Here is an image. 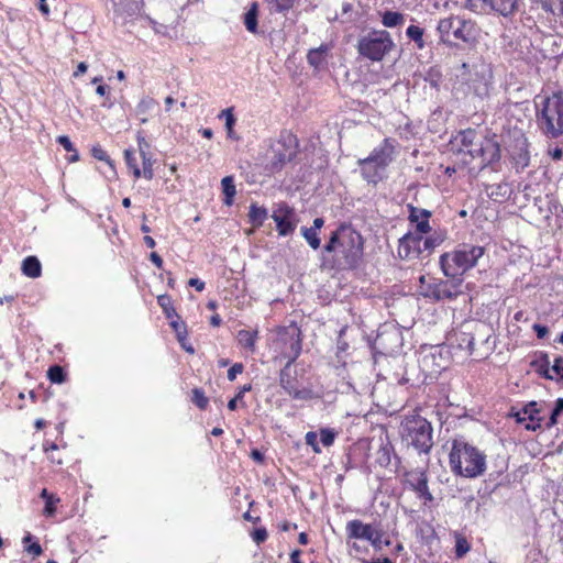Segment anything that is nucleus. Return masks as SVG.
I'll return each mask as SVG.
<instances>
[{"mask_svg": "<svg viewBox=\"0 0 563 563\" xmlns=\"http://www.w3.org/2000/svg\"><path fill=\"white\" fill-rule=\"evenodd\" d=\"M449 457L452 471L460 476L475 478L486 470V455L463 438L453 440Z\"/></svg>", "mask_w": 563, "mask_h": 563, "instance_id": "obj_1", "label": "nucleus"}, {"mask_svg": "<svg viewBox=\"0 0 563 563\" xmlns=\"http://www.w3.org/2000/svg\"><path fill=\"white\" fill-rule=\"evenodd\" d=\"M537 124L548 139L563 136V92H554L536 101Z\"/></svg>", "mask_w": 563, "mask_h": 563, "instance_id": "obj_2", "label": "nucleus"}, {"mask_svg": "<svg viewBox=\"0 0 563 563\" xmlns=\"http://www.w3.org/2000/svg\"><path fill=\"white\" fill-rule=\"evenodd\" d=\"M484 253L483 246L462 244L454 251L440 256L441 269L446 277H462L477 264Z\"/></svg>", "mask_w": 563, "mask_h": 563, "instance_id": "obj_3", "label": "nucleus"}, {"mask_svg": "<svg viewBox=\"0 0 563 563\" xmlns=\"http://www.w3.org/2000/svg\"><path fill=\"white\" fill-rule=\"evenodd\" d=\"M433 429L431 423L421 416L407 418L402 423V437L420 454H428L433 446Z\"/></svg>", "mask_w": 563, "mask_h": 563, "instance_id": "obj_4", "label": "nucleus"}, {"mask_svg": "<svg viewBox=\"0 0 563 563\" xmlns=\"http://www.w3.org/2000/svg\"><path fill=\"white\" fill-rule=\"evenodd\" d=\"M437 31L440 35V42L448 46L453 45L450 40L451 34L455 40H460L464 43L473 42L476 36L475 23L460 16L441 19L438 23Z\"/></svg>", "mask_w": 563, "mask_h": 563, "instance_id": "obj_5", "label": "nucleus"}, {"mask_svg": "<svg viewBox=\"0 0 563 563\" xmlns=\"http://www.w3.org/2000/svg\"><path fill=\"white\" fill-rule=\"evenodd\" d=\"M297 150V137L289 132L282 133L279 139L271 146V155L268 156V164L266 166L268 172L273 174L282 170L287 163L296 157Z\"/></svg>", "mask_w": 563, "mask_h": 563, "instance_id": "obj_6", "label": "nucleus"}, {"mask_svg": "<svg viewBox=\"0 0 563 563\" xmlns=\"http://www.w3.org/2000/svg\"><path fill=\"white\" fill-rule=\"evenodd\" d=\"M390 34L385 30H374L358 40V53L374 62L382 60L394 47Z\"/></svg>", "mask_w": 563, "mask_h": 563, "instance_id": "obj_7", "label": "nucleus"}, {"mask_svg": "<svg viewBox=\"0 0 563 563\" xmlns=\"http://www.w3.org/2000/svg\"><path fill=\"white\" fill-rule=\"evenodd\" d=\"M461 70V77L468 82L470 88L477 97L488 96L492 71L486 64L481 63L471 66L463 63Z\"/></svg>", "mask_w": 563, "mask_h": 563, "instance_id": "obj_8", "label": "nucleus"}, {"mask_svg": "<svg viewBox=\"0 0 563 563\" xmlns=\"http://www.w3.org/2000/svg\"><path fill=\"white\" fill-rule=\"evenodd\" d=\"M276 345L282 356L294 363L301 353V331L296 325L284 328L278 332Z\"/></svg>", "mask_w": 563, "mask_h": 563, "instance_id": "obj_9", "label": "nucleus"}, {"mask_svg": "<svg viewBox=\"0 0 563 563\" xmlns=\"http://www.w3.org/2000/svg\"><path fill=\"white\" fill-rule=\"evenodd\" d=\"M347 539L366 540L374 550L380 551V538L384 536L382 529H376L369 523L353 519L345 527Z\"/></svg>", "mask_w": 563, "mask_h": 563, "instance_id": "obj_10", "label": "nucleus"}, {"mask_svg": "<svg viewBox=\"0 0 563 563\" xmlns=\"http://www.w3.org/2000/svg\"><path fill=\"white\" fill-rule=\"evenodd\" d=\"M297 371L292 368V363L287 361L286 365L279 372L280 387L296 400H308L311 398L309 388L300 387Z\"/></svg>", "mask_w": 563, "mask_h": 563, "instance_id": "obj_11", "label": "nucleus"}, {"mask_svg": "<svg viewBox=\"0 0 563 563\" xmlns=\"http://www.w3.org/2000/svg\"><path fill=\"white\" fill-rule=\"evenodd\" d=\"M472 336L474 338V346H476V356L485 358L495 346V341L492 340L493 328L482 321L471 322Z\"/></svg>", "mask_w": 563, "mask_h": 563, "instance_id": "obj_12", "label": "nucleus"}, {"mask_svg": "<svg viewBox=\"0 0 563 563\" xmlns=\"http://www.w3.org/2000/svg\"><path fill=\"white\" fill-rule=\"evenodd\" d=\"M272 219L276 223L278 234L282 236L290 235L299 221L295 209L286 202L276 205L273 210Z\"/></svg>", "mask_w": 563, "mask_h": 563, "instance_id": "obj_13", "label": "nucleus"}, {"mask_svg": "<svg viewBox=\"0 0 563 563\" xmlns=\"http://www.w3.org/2000/svg\"><path fill=\"white\" fill-rule=\"evenodd\" d=\"M542 406L537 401H530L521 410L515 411L512 408L509 416L516 419V422L523 423L529 421L525 428L528 431H538L542 429L544 418L540 416Z\"/></svg>", "mask_w": 563, "mask_h": 563, "instance_id": "obj_14", "label": "nucleus"}, {"mask_svg": "<svg viewBox=\"0 0 563 563\" xmlns=\"http://www.w3.org/2000/svg\"><path fill=\"white\" fill-rule=\"evenodd\" d=\"M423 233L408 232L399 239L398 255L401 260L419 258L426 252L423 250Z\"/></svg>", "mask_w": 563, "mask_h": 563, "instance_id": "obj_15", "label": "nucleus"}, {"mask_svg": "<svg viewBox=\"0 0 563 563\" xmlns=\"http://www.w3.org/2000/svg\"><path fill=\"white\" fill-rule=\"evenodd\" d=\"M511 163L517 173L525 170L530 164L529 142L525 135L515 139L509 150Z\"/></svg>", "mask_w": 563, "mask_h": 563, "instance_id": "obj_16", "label": "nucleus"}, {"mask_svg": "<svg viewBox=\"0 0 563 563\" xmlns=\"http://www.w3.org/2000/svg\"><path fill=\"white\" fill-rule=\"evenodd\" d=\"M396 145V140L386 137L367 157L377 163L380 168L386 169L395 158Z\"/></svg>", "mask_w": 563, "mask_h": 563, "instance_id": "obj_17", "label": "nucleus"}, {"mask_svg": "<svg viewBox=\"0 0 563 563\" xmlns=\"http://www.w3.org/2000/svg\"><path fill=\"white\" fill-rule=\"evenodd\" d=\"M405 477L406 484L409 485L410 488L420 497L429 501L433 499V496L428 487V476L424 471L418 468L411 470L406 473Z\"/></svg>", "mask_w": 563, "mask_h": 563, "instance_id": "obj_18", "label": "nucleus"}, {"mask_svg": "<svg viewBox=\"0 0 563 563\" xmlns=\"http://www.w3.org/2000/svg\"><path fill=\"white\" fill-rule=\"evenodd\" d=\"M538 365L537 372L548 379H563V357H555L550 366L549 355L542 353L540 358L532 363Z\"/></svg>", "mask_w": 563, "mask_h": 563, "instance_id": "obj_19", "label": "nucleus"}, {"mask_svg": "<svg viewBox=\"0 0 563 563\" xmlns=\"http://www.w3.org/2000/svg\"><path fill=\"white\" fill-rule=\"evenodd\" d=\"M481 10L485 13L495 12L505 18L512 15L517 10V0H479Z\"/></svg>", "mask_w": 563, "mask_h": 563, "instance_id": "obj_20", "label": "nucleus"}, {"mask_svg": "<svg viewBox=\"0 0 563 563\" xmlns=\"http://www.w3.org/2000/svg\"><path fill=\"white\" fill-rule=\"evenodd\" d=\"M361 169V175L367 184L376 186L385 176V168H380L377 163L371 158H361L357 161Z\"/></svg>", "mask_w": 563, "mask_h": 563, "instance_id": "obj_21", "label": "nucleus"}, {"mask_svg": "<svg viewBox=\"0 0 563 563\" xmlns=\"http://www.w3.org/2000/svg\"><path fill=\"white\" fill-rule=\"evenodd\" d=\"M409 216L408 220L410 223L416 224V231L418 233H430L431 227L429 223V218L431 217V211L418 207H413L412 205H408Z\"/></svg>", "mask_w": 563, "mask_h": 563, "instance_id": "obj_22", "label": "nucleus"}, {"mask_svg": "<svg viewBox=\"0 0 563 563\" xmlns=\"http://www.w3.org/2000/svg\"><path fill=\"white\" fill-rule=\"evenodd\" d=\"M323 252L335 253L338 255L344 256L345 263L349 265H352L354 262V257L350 258V256L346 254V244L343 240L340 239L339 231L332 232L329 241L323 246Z\"/></svg>", "mask_w": 563, "mask_h": 563, "instance_id": "obj_23", "label": "nucleus"}, {"mask_svg": "<svg viewBox=\"0 0 563 563\" xmlns=\"http://www.w3.org/2000/svg\"><path fill=\"white\" fill-rule=\"evenodd\" d=\"M468 154L472 157L475 156H483L484 165L483 167H486L495 162H498L500 159V150L497 144H487L486 146H481L477 150H468Z\"/></svg>", "mask_w": 563, "mask_h": 563, "instance_id": "obj_24", "label": "nucleus"}, {"mask_svg": "<svg viewBox=\"0 0 563 563\" xmlns=\"http://www.w3.org/2000/svg\"><path fill=\"white\" fill-rule=\"evenodd\" d=\"M450 279L442 280V300H454L463 294L462 285L463 278L460 276L449 277Z\"/></svg>", "mask_w": 563, "mask_h": 563, "instance_id": "obj_25", "label": "nucleus"}, {"mask_svg": "<svg viewBox=\"0 0 563 563\" xmlns=\"http://www.w3.org/2000/svg\"><path fill=\"white\" fill-rule=\"evenodd\" d=\"M330 46L322 44L317 48H312L307 54V60L314 69H321L327 65Z\"/></svg>", "mask_w": 563, "mask_h": 563, "instance_id": "obj_26", "label": "nucleus"}, {"mask_svg": "<svg viewBox=\"0 0 563 563\" xmlns=\"http://www.w3.org/2000/svg\"><path fill=\"white\" fill-rule=\"evenodd\" d=\"M456 341L461 350H466L470 355L476 356V346H474L471 323L464 324V330L456 334Z\"/></svg>", "mask_w": 563, "mask_h": 563, "instance_id": "obj_27", "label": "nucleus"}, {"mask_svg": "<svg viewBox=\"0 0 563 563\" xmlns=\"http://www.w3.org/2000/svg\"><path fill=\"white\" fill-rule=\"evenodd\" d=\"M444 286L442 280L429 278V283L426 286H421V295L434 301H442V287Z\"/></svg>", "mask_w": 563, "mask_h": 563, "instance_id": "obj_28", "label": "nucleus"}, {"mask_svg": "<svg viewBox=\"0 0 563 563\" xmlns=\"http://www.w3.org/2000/svg\"><path fill=\"white\" fill-rule=\"evenodd\" d=\"M445 240L446 232L443 230H434L429 236L423 238V250L427 252V255H430Z\"/></svg>", "mask_w": 563, "mask_h": 563, "instance_id": "obj_29", "label": "nucleus"}, {"mask_svg": "<svg viewBox=\"0 0 563 563\" xmlns=\"http://www.w3.org/2000/svg\"><path fill=\"white\" fill-rule=\"evenodd\" d=\"M22 273L31 278H37L42 274V265L36 256H27L22 262Z\"/></svg>", "mask_w": 563, "mask_h": 563, "instance_id": "obj_30", "label": "nucleus"}, {"mask_svg": "<svg viewBox=\"0 0 563 563\" xmlns=\"http://www.w3.org/2000/svg\"><path fill=\"white\" fill-rule=\"evenodd\" d=\"M406 18L404 13L398 11H385L382 13V23L386 27H396L405 23Z\"/></svg>", "mask_w": 563, "mask_h": 563, "instance_id": "obj_31", "label": "nucleus"}, {"mask_svg": "<svg viewBox=\"0 0 563 563\" xmlns=\"http://www.w3.org/2000/svg\"><path fill=\"white\" fill-rule=\"evenodd\" d=\"M394 452L393 445L387 442L377 450L375 454V462L380 467H388L391 463V453Z\"/></svg>", "mask_w": 563, "mask_h": 563, "instance_id": "obj_32", "label": "nucleus"}, {"mask_svg": "<svg viewBox=\"0 0 563 563\" xmlns=\"http://www.w3.org/2000/svg\"><path fill=\"white\" fill-rule=\"evenodd\" d=\"M221 186L224 195L223 202L225 206H231L236 194L233 176H225L222 178Z\"/></svg>", "mask_w": 563, "mask_h": 563, "instance_id": "obj_33", "label": "nucleus"}, {"mask_svg": "<svg viewBox=\"0 0 563 563\" xmlns=\"http://www.w3.org/2000/svg\"><path fill=\"white\" fill-rule=\"evenodd\" d=\"M268 213L266 208L258 207L256 203H252L249 211L250 222L254 227H262L264 221L267 219Z\"/></svg>", "mask_w": 563, "mask_h": 563, "instance_id": "obj_34", "label": "nucleus"}, {"mask_svg": "<svg viewBox=\"0 0 563 563\" xmlns=\"http://www.w3.org/2000/svg\"><path fill=\"white\" fill-rule=\"evenodd\" d=\"M423 34L424 30L415 24L409 25L406 30L407 37L412 41L419 49H423L426 46Z\"/></svg>", "mask_w": 563, "mask_h": 563, "instance_id": "obj_35", "label": "nucleus"}, {"mask_svg": "<svg viewBox=\"0 0 563 563\" xmlns=\"http://www.w3.org/2000/svg\"><path fill=\"white\" fill-rule=\"evenodd\" d=\"M257 331L240 330L238 332V342L244 349L254 351Z\"/></svg>", "mask_w": 563, "mask_h": 563, "instance_id": "obj_36", "label": "nucleus"}, {"mask_svg": "<svg viewBox=\"0 0 563 563\" xmlns=\"http://www.w3.org/2000/svg\"><path fill=\"white\" fill-rule=\"evenodd\" d=\"M257 3L254 2L249 11L244 14V25L251 33H255L257 30Z\"/></svg>", "mask_w": 563, "mask_h": 563, "instance_id": "obj_37", "label": "nucleus"}, {"mask_svg": "<svg viewBox=\"0 0 563 563\" xmlns=\"http://www.w3.org/2000/svg\"><path fill=\"white\" fill-rule=\"evenodd\" d=\"M156 106V101L152 98H143L136 106V114L141 117V122L146 123V114Z\"/></svg>", "mask_w": 563, "mask_h": 563, "instance_id": "obj_38", "label": "nucleus"}, {"mask_svg": "<svg viewBox=\"0 0 563 563\" xmlns=\"http://www.w3.org/2000/svg\"><path fill=\"white\" fill-rule=\"evenodd\" d=\"M157 302L159 307L163 309V312L165 313L167 319L177 318L179 319V316L177 314L175 308L173 307V302L169 296L162 295L157 298Z\"/></svg>", "mask_w": 563, "mask_h": 563, "instance_id": "obj_39", "label": "nucleus"}, {"mask_svg": "<svg viewBox=\"0 0 563 563\" xmlns=\"http://www.w3.org/2000/svg\"><path fill=\"white\" fill-rule=\"evenodd\" d=\"M300 232L311 249L318 250L321 245V240L318 235V231L307 227H301Z\"/></svg>", "mask_w": 563, "mask_h": 563, "instance_id": "obj_40", "label": "nucleus"}, {"mask_svg": "<svg viewBox=\"0 0 563 563\" xmlns=\"http://www.w3.org/2000/svg\"><path fill=\"white\" fill-rule=\"evenodd\" d=\"M48 379L54 384H63L66 380V373L59 365H53L47 371Z\"/></svg>", "mask_w": 563, "mask_h": 563, "instance_id": "obj_41", "label": "nucleus"}, {"mask_svg": "<svg viewBox=\"0 0 563 563\" xmlns=\"http://www.w3.org/2000/svg\"><path fill=\"white\" fill-rule=\"evenodd\" d=\"M563 413V398H559L551 411L549 420L545 422V429H551L558 423L559 416Z\"/></svg>", "mask_w": 563, "mask_h": 563, "instance_id": "obj_42", "label": "nucleus"}, {"mask_svg": "<svg viewBox=\"0 0 563 563\" xmlns=\"http://www.w3.org/2000/svg\"><path fill=\"white\" fill-rule=\"evenodd\" d=\"M124 159L126 165L133 170V175L135 178H140L142 175V172L140 167L137 166L136 158L134 155V152L132 150H125L124 151Z\"/></svg>", "mask_w": 563, "mask_h": 563, "instance_id": "obj_43", "label": "nucleus"}, {"mask_svg": "<svg viewBox=\"0 0 563 563\" xmlns=\"http://www.w3.org/2000/svg\"><path fill=\"white\" fill-rule=\"evenodd\" d=\"M191 401L201 410L206 409L209 404V399L200 388L192 389Z\"/></svg>", "mask_w": 563, "mask_h": 563, "instance_id": "obj_44", "label": "nucleus"}, {"mask_svg": "<svg viewBox=\"0 0 563 563\" xmlns=\"http://www.w3.org/2000/svg\"><path fill=\"white\" fill-rule=\"evenodd\" d=\"M336 438V432L330 428L320 429V441L324 446H331Z\"/></svg>", "mask_w": 563, "mask_h": 563, "instance_id": "obj_45", "label": "nucleus"}, {"mask_svg": "<svg viewBox=\"0 0 563 563\" xmlns=\"http://www.w3.org/2000/svg\"><path fill=\"white\" fill-rule=\"evenodd\" d=\"M252 389V385L251 384H246V385H243L239 393L236 394V396L232 399L229 400L228 402V408L229 410L233 411L236 409L238 407V401H241L244 397V394L250 391Z\"/></svg>", "mask_w": 563, "mask_h": 563, "instance_id": "obj_46", "label": "nucleus"}, {"mask_svg": "<svg viewBox=\"0 0 563 563\" xmlns=\"http://www.w3.org/2000/svg\"><path fill=\"white\" fill-rule=\"evenodd\" d=\"M271 9L276 12L288 11L292 7V0H267Z\"/></svg>", "mask_w": 563, "mask_h": 563, "instance_id": "obj_47", "label": "nucleus"}, {"mask_svg": "<svg viewBox=\"0 0 563 563\" xmlns=\"http://www.w3.org/2000/svg\"><path fill=\"white\" fill-rule=\"evenodd\" d=\"M170 327L175 330L179 342H183L187 338L186 325L185 323L179 322L177 318L176 320H174V318L170 319Z\"/></svg>", "mask_w": 563, "mask_h": 563, "instance_id": "obj_48", "label": "nucleus"}, {"mask_svg": "<svg viewBox=\"0 0 563 563\" xmlns=\"http://www.w3.org/2000/svg\"><path fill=\"white\" fill-rule=\"evenodd\" d=\"M305 441H306V444L311 446L313 453L316 454H320L321 453V449L319 446V443H318V434L317 432L314 431H309L306 433L305 435Z\"/></svg>", "mask_w": 563, "mask_h": 563, "instance_id": "obj_49", "label": "nucleus"}, {"mask_svg": "<svg viewBox=\"0 0 563 563\" xmlns=\"http://www.w3.org/2000/svg\"><path fill=\"white\" fill-rule=\"evenodd\" d=\"M136 139H137V145H139V151H140L141 157L144 158V157L151 156V154H150L151 145L145 140V137L143 136L141 131L137 132Z\"/></svg>", "mask_w": 563, "mask_h": 563, "instance_id": "obj_50", "label": "nucleus"}, {"mask_svg": "<svg viewBox=\"0 0 563 563\" xmlns=\"http://www.w3.org/2000/svg\"><path fill=\"white\" fill-rule=\"evenodd\" d=\"M142 164L143 170L141 172L143 177L146 178L147 180H151L154 177L152 156L142 158Z\"/></svg>", "mask_w": 563, "mask_h": 563, "instance_id": "obj_51", "label": "nucleus"}, {"mask_svg": "<svg viewBox=\"0 0 563 563\" xmlns=\"http://www.w3.org/2000/svg\"><path fill=\"white\" fill-rule=\"evenodd\" d=\"M470 551V544L464 538H459L455 542L456 558H463Z\"/></svg>", "mask_w": 563, "mask_h": 563, "instance_id": "obj_52", "label": "nucleus"}, {"mask_svg": "<svg viewBox=\"0 0 563 563\" xmlns=\"http://www.w3.org/2000/svg\"><path fill=\"white\" fill-rule=\"evenodd\" d=\"M476 132L472 129H467L461 132V143L464 147L468 148L473 145Z\"/></svg>", "mask_w": 563, "mask_h": 563, "instance_id": "obj_53", "label": "nucleus"}, {"mask_svg": "<svg viewBox=\"0 0 563 563\" xmlns=\"http://www.w3.org/2000/svg\"><path fill=\"white\" fill-rule=\"evenodd\" d=\"M92 156L98 161L107 162L108 164L112 165L107 152L100 146L96 145L91 148Z\"/></svg>", "mask_w": 563, "mask_h": 563, "instance_id": "obj_54", "label": "nucleus"}, {"mask_svg": "<svg viewBox=\"0 0 563 563\" xmlns=\"http://www.w3.org/2000/svg\"><path fill=\"white\" fill-rule=\"evenodd\" d=\"M219 117L224 118L225 128L234 126V124L236 122V119L233 114L232 108H227V109L222 110Z\"/></svg>", "mask_w": 563, "mask_h": 563, "instance_id": "obj_55", "label": "nucleus"}, {"mask_svg": "<svg viewBox=\"0 0 563 563\" xmlns=\"http://www.w3.org/2000/svg\"><path fill=\"white\" fill-rule=\"evenodd\" d=\"M59 501V498L57 497H53V499H48L45 501V507H44V515L46 517H52L55 515L56 512V507H55V504Z\"/></svg>", "mask_w": 563, "mask_h": 563, "instance_id": "obj_56", "label": "nucleus"}, {"mask_svg": "<svg viewBox=\"0 0 563 563\" xmlns=\"http://www.w3.org/2000/svg\"><path fill=\"white\" fill-rule=\"evenodd\" d=\"M244 369V366L242 363H234L229 369H228V379L230 382L235 380L236 376L241 374Z\"/></svg>", "mask_w": 563, "mask_h": 563, "instance_id": "obj_57", "label": "nucleus"}, {"mask_svg": "<svg viewBox=\"0 0 563 563\" xmlns=\"http://www.w3.org/2000/svg\"><path fill=\"white\" fill-rule=\"evenodd\" d=\"M252 537L257 544L263 543L267 539V531L265 528H257L254 530Z\"/></svg>", "mask_w": 563, "mask_h": 563, "instance_id": "obj_58", "label": "nucleus"}, {"mask_svg": "<svg viewBox=\"0 0 563 563\" xmlns=\"http://www.w3.org/2000/svg\"><path fill=\"white\" fill-rule=\"evenodd\" d=\"M57 143L62 145L67 152H73L76 148L74 147L73 143L70 142L69 137L66 135H59L57 137Z\"/></svg>", "mask_w": 563, "mask_h": 563, "instance_id": "obj_59", "label": "nucleus"}, {"mask_svg": "<svg viewBox=\"0 0 563 563\" xmlns=\"http://www.w3.org/2000/svg\"><path fill=\"white\" fill-rule=\"evenodd\" d=\"M532 329L536 332L538 339H544L548 335V333H549L548 327L543 325L541 323H534L532 325Z\"/></svg>", "mask_w": 563, "mask_h": 563, "instance_id": "obj_60", "label": "nucleus"}, {"mask_svg": "<svg viewBox=\"0 0 563 563\" xmlns=\"http://www.w3.org/2000/svg\"><path fill=\"white\" fill-rule=\"evenodd\" d=\"M188 285L194 287L197 291H202L205 289V283L199 278H190L188 280Z\"/></svg>", "mask_w": 563, "mask_h": 563, "instance_id": "obj_61", "label": "nucleus"}, {"mask_svg": "<svg viewBox=\"0 0 563 563\" xmlns=\"http://www.w3.org/2000/svg\"><path fill=\"white\" fill-rule=\"evenodd\" d=\"M26 552L37 556L42 554L43 550L40 543L34 542L26 548Z\"/></svg>", "mask_w": 563, "mask_h": 563, "instance_id": "obj_62", "label": "nucleus"}, {"mask_svg": "<svg viewBox=\"0 0 563 563\" xmlns=\"http://www.w3.org/2000/svg\"><path fill=\"white\" fill-rule=\"evenodd\" d=\"M541 8L548 13L556 14L552 0H541Z\"/></svg>", "mask_w": 563, "mask_h": 563, "instance_id": "obj_63", "label": "nucleus"}, {"mask_svg": "<svg viewBox=\"0 0 563 563\" xmlns=\"http://www.w3.org/2000/svg\"><path fill=\"white\" fill-rule=\"evenodd\" d=\"M150 260L157 268L163 267V258L156 252L151 253Z\"/></svg>", "mask_w": 563, "mask_h": 563, "instance_id": "obj_64", "label": "nucleus"}]
</instances>
